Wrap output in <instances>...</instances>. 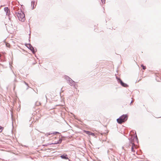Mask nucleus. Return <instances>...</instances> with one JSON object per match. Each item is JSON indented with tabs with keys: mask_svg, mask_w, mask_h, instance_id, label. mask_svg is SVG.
I'll return each instance as SVG.
<instances>
[{
	"mask_svg": "<svg viewBox=\"0 0 161 161\" xmlns=\"http://www.w3.org/2000/svg\"><path fill=\"white\" fill-rule=\"evenodd\" d=\"M13 9L19 21L24 22L25 20V15L24 13L21 9L19 10L18 7H14Z\"/></svg>",
	"mask_w": 161,
	"mask_h": 161,
	"instance_id": "1",
	"label": "nucleus"
},
{
	"mask_svg": "<svg viewBox=\"0 0 161 161\" xmlns=\"http://www.w3.org/2000/svg\"><path fill=\"white\" fill-rule=\"evenodd\" d=\"M128 118V115L127 114H123L120 116L117 119V122L119 124H121L127 121Z\"/></svg>",
	"mask_w": 161,
	"mask_h": 161,
	"instance_id": "2",
	"label": "nucleus"
},
{
	"mask_svg": "<svg viewBox=\"0 0 161 161\" xmlns=\"http://www.w3.org/2000/svg\"><path fill=\"white\" fill-rule=\"evenodd\" d=\"M116 79L117 80L118 82L119 83H120L122 86L125 87H128V85L127 84L124 83L120 78H119L117 76H116Z\"/></svg>",
	"mask_w": 161,
	"mask_h": 161,
	"instance_id": "3",
	"label": "nucleus"
},
{
	"mask_svg": "<svg viewBox=\"0 0 161 161\" xmlns=\"http://www.w3.org/2000/svg\"><path fill=\"white\" fill-rule=\"evenodd\" d=\"M130 142V143L132 144V146L131 147V150L132 152H135V150L134 149V147L135 146V144L133 143L132 142V139L131 138L129 139Z\"/></svg>",
	"mask_w": 161,
	"mask_h": 161,
	"instance_id": "4",
	"label": "nucleus"
},
{
	"mask_svg": "<svg viewBox=\"0 0 161 161\" xmlns=\"http://www.w3.org/2000/svg\"><path fill=\"white\" fill-rule=\"evenodd\" d=\"M71 86H73V87L75 89H77V85L76 84V82L73 80L71 79Z\"/></svg>",
	"mask_w": 161,
	"mask_h": 161,
	"instance_id": "5",
	"label": "nucleus"
},
{
	"mask_svg": "<svg viewBox=\"0 0 161 161\" xmlns=\"http://www.w3.org/2000/svg\"><path fill=\"white\" fill-rule=\"evenodd\" d=\"M8 15V19L11 21H13V19H16V16L14 15L13 16H12L11 17L10 15H11V14H10Z\"/></svg>",
	"mask_w": 161,
	"mask_h": 161,
	"instance_id": "6",
	"label": "nucleus"
},
{
	"mask_svg": "<svg viewBox=\"0 0 161 161\" xmlns=\"http://www.w3.org/2000/svg\"><path fill=\"white\" fill-rule=\"evenodd\" d=\"M84 131L85 132V133H86V134H88L89 135H91L93 136H95L94 133H93L92 132L90 131L86 130H84Z\"/></svg>",
	"mask_w": 161,
	"mask_h": 161,
	"instance_id": "7",
	"label": "nucleus"
},
{
	"mask_svg": "<svg viewBox=\"0 0 161 161\" xmlns=\"http://www.w3.org/2000/svg\"><path fill=\"white\" fill-rule=\"evenodd\" d=\"M4 9L5 12L6 13V14L7 15H8L10 14V11L8 7H5Z\"/></svg>",
	"mask_w": 161,
	"mask_h": 161,
	"instance_id": "8",
	"label": "nucleus"
},
{
	"mask_svg": "<svg viewBox=\"0 0 161 161\" xmlns=\"http://www.w3.org/2000/svg\"><path fill=\"white\" fill-rule=\"evenodd\" d=\"M61 158L63 159H69L67 155L65 154H63L60 156Z\"/></svg>",
	"mask_w": 161,
	"mask_h": 161,
	"instance_id": "9",
	"label": "nucleus"
},
{
	"mask_svg": "<svg viewBox=\"0 0 161 161\" xmlns=\"http://www.w3.org/2000/svg\"><path fill=\"white\" fill-rule=\"evenodd\" d=\"M64 79L67 81V82L70 85V78L69 77L65 75L64 76Z\"/></svg>",
	"mask_w": 161,
	"mask_h": 161,
	"instance_id": "10",
	"label": "nucleus"
},
{
	"mask_svg": "<svg viewBox=\"0 0 161 161\" xmlns=\"http://www.w3.org/2000/svg\"><path fill=\"white\" fill-rule=\"evenodd\" d=\"M25 46L30 50L31 49V47H32V46L31 45L30 43L29 44H25Z\"/></svg>",
	"mask_w": 161,
	"mask_h": 161,
	"instance_id": "11",
	"label": "nucleus"
},
{
	"mask_svg": "<svg viewBox=\"0 0 161 161\" xmlns=\"http://www.w3.org/2000/svg\"><path fill=\"white\" fill-rule=\"evenodd\" d=\"M30 50L31 51L32 53L33 54H35V53L37 51V49L36 48L34 49V47L32 46V47L31 48Z\"/></svg>",
	"mask_w": 161,
	"mask_h": 161,
	"instance_id": "12",
	"label": "nucleus"
},
{
	"mask_svg": "<svg viewBox=\"0 0 161 161\" xmlns=\"http://www.w3.org/2000/svg\"><path fill=\"white\" fill-rule=\"evenodd\" d=\"M59 134V133L58 132H57V131H56V132H54L53 133V134L55 135V134ZM52 134V133H47L46 135H47V136H48V135H51Z\"/></svg>",
	"mask_w": 161,
	"mask_h": 161,
	"instance_id": "13",
	"label": "nucleus"
},
{
	"mask_svg": "<svg viewBox=\"0 0 161 161\" xmlns=\"http://www.w3.org/2000/svg\"><path fill=\"white\" fill-rule=\"evenodd\" d=\"M34 4H35V1H34V0H33V1H32L31 2V6H32V9H34Z\"/></svg>",
	"mask_w": 161,
	"mask_h": 161,
	"instance_id": "14",
	"label": "nucleus"
},
{
	"mask_svg": "<svg viewBox=\"0 0 161 161\" xmlns=\"http://www.w3.org/2000/svg\"><path fill=\"white\" fill-rule=\"evenodd\" d=\"M62 140L61 139H59V140L58 141V142H57V143H52V144H60L61 142H62Z\"/></svg>",
	"mask_w": 161,
	"mask_h": 161,
	"instance_id": "15",
	"label": "nucleus"
},
{
	"mask_svg": "<svg viewBox=\"0 0 161 161\" xmlns=\"http://www.w3.org/2000/svg\"><path fill=\"white\" fill-rule=\"evenodd\" d=\"M71 114H72V115H73V116H74V118H75V119H76L78 120V121H80V122H81V121L80 120V119H78L76 117V116H75V115L74 114L72 113L71 112Z\"/></svg>",
	"mask_w": 161,
	"mask_h": 161,
	"instance_id": "16",
	"label": "nucleus"
},
{
	"mask_svg": "<svg viewBox=\"0 0 161 161\" xmlns=\"http://www.w3.org/2000/svg\"><path fill=\"white\" fill-rule=\"evenodd\" d=\"M135 138V140L137 142V143H138L139 142V141H138V138L137 136L136 135V136L134 137V138H133V139H134Z\"/></svg>",
	"mask_w": 161,
	"mask_h": 161,
	"instance_id": "17",
	"label": "nucleus"
},
{
	"mask_svg": "<svg viewBox=\"0 0 161 161\" xmlns=\"http://www.w3.org/2000/svg\"><path fill=\"white\" fill-rule=\"evenodd\" d=\"M41 104V103L40 102H36L35 103V105L36 106H38Z\"/></svg>",
	"mask_w": 161,
	"mask_h": 161,
	"instance_id": "18",
	"label": "nucleus"
},
{
	"mask_svg": "<svg viewBox=\"0 0 161 161\" xmlns=\"http://www.w3.org/2000/svg\"><path fill=\"white\" fill-rule=\"evenodd\" d=\"M13 74H14V75H15V77H16V76L15 75V74H14V72H13ZM14 82H18V81H17V80H16V78H15V79H14Z\"/></svg>",
	"mask_w": 161,
	"mask_h": 161,
	"instance_id": "19",
	"label": "nucleus"
},
{
	"mask_svg": "<svg viewBox=\"0 0 161 161\" xmlns=\"http://www.w3.org/2000/svg\"><path fill=\"white\" fill-rule=\"evenodd\" d=\"M141 67H142V69L143 70H145L146 69V66H144L143 64H142Z\"/></svg>",
	"mask_w": 161,
	"mask_h": 161,
	"instance_id": "20",
	"label": "nucleus"
},
{
	"mask_svg": "<svg viewBox=\"0 0 161 161\" xmlns=\"http://www.w3.org/2000/svg\"><path fill=\"white\" fill-rule=\"evenodd\" d=\"M3 127L0 126V132L2 131L3 130Z\"/></svg>",
	"mask_w": 161,
	"mask_h": 161,
	"instance_id": "21",
	"label": "nucleus"
},
{
	"mask_svg": "<svg viewBox=\"0 0 161 161\" xmlns=\"http://www.w3.org/2000/svg\"><path fill=\"white\" fill-rule=\"evenodd\" d=\"M22 82H23L25 84V85H26L27 86H28V87H29V86H28V84L27 83H26L25 81H23Z\"/></svg>",
	"mask_w": 161,
	"mask_h": 161,
	"instance_id": "22",
	"label": "nucleus"
},
{
	"mask_svg": "<svg viewBox=\"0 0 161 161\" xmlns=\"http://www.w3.org/2000/svg\"><path fill=\"white\" fill-rule=\"evenodd\" d=\"M109 150H110V151H111L110 152L111 153H113V149L112 148H110L109 149Z\"/></svg>",
	"mask_w": 161,
	"mask_h": 161,
	"instance_id": "23",
	"label": "nucleus"
},
{
	"mask_svg": "<svg viewBox=\"0 0 161 161\" xmlns=\"http://www.w3.org/2000/svg\"><path fill=\"white\" fill-rule=\"evenodd\" d=\"M101 1L102 2V3H105V0H101Z\"/></svg>",
	"mask_w": 161,
	"mask_h": 161,
	"instance_id": "24",
	"label": "nucleus"
},
{
	"mask_svg": "<svg viewBox=\"0 0 161 161\" xmlns=\"http://www.w3.org/2000/svg\"><path fill=\"white\" fill-rule=\"evenodd\" d=\"M14 89L15 88L16 85L15 83H14Z\"/></svg>",
	"mask_w": 161,
	"mask_h": 161,
	"instance_id": "25",
	"label": "nucleus"
},
{
	"mask_svg": "<svg viewBox=\"0 0 161 161\" xmlns=\"http://www.w3.org/2000/svg\"><path fill=\"white\" fill-rule=\"evenodd\" d=\"M110 152H110L109 150H108L107 151V153H108V154H109V153H110Z\"/></svg>",
	"mask_w": 161,
	"mask_h": 161,
	"instance_id": "26",
	"label": "nucleus"
},
{
	"mask_svg": "<svg viewBox=\"0 0 161 161\" xmlns=\"http://www.w3.org/2000/svg\"><path fill=\"white\" fill-rule=\"evenodd\" d=\"M133 101H133V100H132L131 101V102H130V105H131V103H132V102H133Z\"/></svg>",
	"mask_w": 161,
	"mask_h": 161,
	"instance_id": "27",
	"label": "nucleus"
},
{
	"mask_svg": "<svg viewBox=\"0 0 161 161\" xmlns=\"http://www.w3.org/2000/svg\"><path fill=\"white\" fill-rule=\"evenodd\" d=\"M29 87H28V86H27V88H26V90H28V89L29 88Z\"/></svg>",
	"mask_w": 161,
	"mask_h": 161,
	"instance_id": "28",
	"label": "nucleus"
},
{
	"mask_svg": "<svg viewBox=\"0 0 161 161\" xmlns=\"http://www.w3.org/2000/svg\"><path fill=\"white\" fill-rule=\"evenodd\" d=\"M43 146H47V145H43Z\"/></svg>",
	"mask_w": 161,
	"mask_h": 161,
	"instance_id": "29",
	"label": "nucleus"
},
{
	"mask_svg": "<svg viewBox=\"0 0 161 161\" xmlns=\"http://www.w3.org/2000/svg\"><path fill=\"white\" fill-rule=\"evenodd\" d=\"M12 125L13 126V122H12Z\"/></svg>",
	"mask_w": 161,
	"mask_h": 161,
	"instance_id": "30",
	"label": "nucleus"
},
{
	"mask_svg": "<svg viewBox=\"0 0 161 161\" xmlns=\"http://www.w3.org/2000/svg\"><path fill=\"white\" fill-rule=\"evenodd\" d=\"M46 99H47V96L46 95Z\"/></svg>",
	"mask_w": 161,
	"mask_h": 161,
	"instance_id": "31",
	"label": "nucleus"
},
{
	"mask_svg": "<svg viewBox=\"0 0 161 161\" xmlns=\"http://www.w3.org/2000/svg\"><path fill=\"white\" fill-rule=\"evenodd\" d=\"M69 161H70V160L69 159Z\"/></svg>",
	"mask_w": 161,
	"mask_h": 161,
	"instance_id": "32",
	"label": "nucleus"
}]
</instances>
